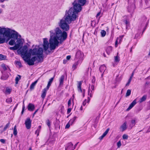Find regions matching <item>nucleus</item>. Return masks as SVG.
I'll list each match as a JSON object with an SVG mask.
<instances>
[{
	"mask_svg": "<svg viewBox=\"0 0 150 150\" xmlns=\"http://www.w3.org/2000/svg\"><path fill=\"white\" fill-rule=\"evenodd\" d=\"M78 12H75L72 8H70L68 10H66L65 15L58 23L59 27L63 31L58 27L53 30L50 31V38L49 40L50 49L51 50H54L56 47H58L59 43L58 40L60 43H62L67 38V34L66 31L69 29L68 24L71 23L73 21H75L77 17Z\"/></svg>",
	"mask_w": 150,
	"mask_h": 150,
	"instance_id": "1",
	"label": "nucleus"
},
{
	"mask_svg": "<svg viewBox=\"0 0 150 150\" xmlns=\"http://www.w3.org/2000/svg\"><path fill=\"white\" fill-rule=\"evenodd\" d=\"M43 49L39 45H36L33 49H30L29 50V54L37 56L38 63H41L43 61Z\"/></svg>",
	"mask_w": 150,
	"mask_h": 150,
	"instance_id": "2",
	"label": "nucleus"
},
{
	"mask_svg": "<svg viewBox=\"0 0 150 150\" xmlns=\"http://www.w3.org/2000/svg\"><path fill=\"white\" fill-rule=\"evenodd\" d=\"M18 54H20L23 60L28 64V48L26 45L20 47L17 51Z\"/></svg>",
	"mask_w": 150,
	"mask_h": 150,
	"instance_id": "3",
	"label": "nucleus"
},
{
	"mask_svg": "<svg viewBox=\"0 0 150 150\" xmlns=\"http://www.w3.org/2000/svg\"><path fill=\"white\" fill-rule=\"evenodd\" d=\"M86 2V0H75L72 4L73 7L71 8H72L75 12L79 13L81 11L82 6H84Z\"/></svg>",
	"mask_w": 150,
	"mask_h": 150,
	"instance_id": "4",
	"label": "nucleus"
},
{
	"mask_svg": "<svg viewBox=\"0 0 150 150\" xmlns=\"http://www.w3.org/2000/svg\"><path fill=\"white\" fill-rule=\"evenodd\" d=\"M142 23L141 24V28L143 27V32H144L146 29V27L149 23V20L147 21V18L144 16L142 18Z\"/></svg>",
	"mask_w": 150,
	"mask_h": 150,
	"instance_id": "5",
	"label": "nucleus"
},
{
	"mask_svg": "<svg viewBox=\"0 0 150 150\" xmlns=\"http://www.w3.org/2000/svg\"><path fill=\"white\" fill-rule=\"evenodd\" d=\"M12 31H14L13 30H11L9 28L6 29L4 28V30L3 33V36L8 38V40Z\"/></svg>",
	"mask_w": 150,
	"mask_h": 150,
	"instance_id": "6",
	"label": "nucleus"
},
{
	"mask_svg": "<svg viewBox=\"0 0 150 150\" xmlns=\"http://www.w3.org/2000/svg\"><path fill=\"white\" fill-rule=\"evenodd\" d=\"M31 54H29V65H33L34 64V62L37 60L38 61V58L36 56L30 58Z\"/></svg>",
	"mask_w": 150,
	"mask_h": 150,
	"instance_id": "7",
	"label": "nucleus"
},
{
	"mask_svg": "<svg viewBox=\"0 0 150 150\" xmlns=\"http://www.w3.org/2000/svg\"><path fill=\"white\" fill-rule=\"evenodd\" d=\"M14 31H12L10 36L8 39V40H9L11 38H13L14 40H16L19 37L18 33L17 32L13 30Z\"/></svg>",
	"mask_w": 150,
	"mask_h": 150,
	"instance_id": "8",
	"label": "nucleus"
},
{
	"mask_svg": "<svg viewBox=\"0 0 150 150\" xmlns=\"http://www.w3.org/2000/svg\"><path fill=\"white\" fill-rule=\"evenodd\" d=\"M21 36L20 35H19V38H18L16 40V43L15 44L16 45H18V47L19 48L20 47L22 46L24 42L23 39H21Z\"/></svg>",
	"mask_w": 150,
	"mask_h": 150,
	"instance_id": "9",
	"label": "nucleus"
},
{
	"mask_svg": "<svg viewBox=\"0 0 150 150\" xmlns=\"http://www.w3.org/2000/svg\"><path fill=\"white\" fill-rule=\"evenodd\" d=\"M49 43L47 41V38L43 39V47L44 50L45 51H47L49 47Z\"/></svg>",
	"mask_w": 150,
	"mask_h": 150,
	"instance_id": "10",
	"label": "nucleus"
},
{
	"mask_svg": "<svg viewBox=\"0 0 150 150\" xmlns=\"http://www.w3.org/2000/svg\"><path fill=\"white\" fill-rule=\"evenodd\" d=\"M83 54L80 50H79L76 53V58L78 59H80L82 57Z\"/></svg>",
	"mask_w": 150,
	"mask_h": 150,
	"instance_id": "11",
	"label": "nucleus"
},
{
	"mask_svg": "<svg viewBox=\"0 0 150 150\" xmlns=\"http://www.w3.org/2000/svg\"><path fill=\"white\" fill-rule=\"evenodd\" d=\"M73 146V144L71 142L68 143L67 146L65 147V150H74Z\"/></svg>",
	"mask_w": 150,
	"mask_h": 150,
	"instance_id": "12",
	"label": "nucleus"
},
{
	"mask_svg": "<svg viewBox=\"0 0 150 150\" xmlns=\"http://www.w3.org/2000/svg\"><path fill=\"white\" fill-rule=\"evenodd\" d=\"M136 103L137 102L136 99H135L130 104L128 108L126 109V111H128L129 110L136 104Z\"/></svg>",
	"mask_w": 150,
	"mask_h": 150,
	"instance_id": "13",
	"label": "nucleus"
},
{
	"mask_svg": "<svg viewBox=\"0 0 150 150\" xmlns=\"http://www.w3.org/2000/svg\"><path fill=\"white\" fill-rule=\"evenodd\" d=\"M127 123L125 122L120 127V129L122 132H123L127 128L126 125Z\"/></svg>",
	"mask_w": 150,
	"mask_h": 150,
	"instance_id": "14",
	"label": "nucleus"
},
{
	"mask_svg": "<svg viewBox=\"0 0 150 150\" xmlns=\"http://www.w3.org/2000/svg\"><path fill=\"white\" fill-rule=\"evenodd\" d=\"M134 5L132 4L131 6H129L127 7V10L128 12L131 13L132 12L134 9Z\"/></svg>",
	"mask_w": 150,
	"mask_h": 150,
	"instance_id": "15",
	"label": "nucleus"
},
{
	"mask_svg": "<svg viewBox=\"0 0 150 150\" xmlns=\"http://www.w3.org/2000/svg\"><path fill=\"white\" fill-rule=\"evenodd\" d=\"M54 76L52 78H51L50 79H49V81L48 82V83L47 84V86L46 87L47 89H49L51 83L53 81L54 78Z\"/></svg>",
	"mask_w": 150,
	"mask_h": 150,
	"instance_id": "16",
	"label": "nucleus"
},
{
	"mask_svg": "<svg viewBox=\"0 0 150 150\" xmlns=\"http://www.w3.org/2000/svg\"><path fill=\"white\" fill-rule=\"evenodd\" d=\"M78 83L77 85V88L78 91L79 92H82V90L81 88V86L82 83V82L81 81H78Z\"/></svg>",
	"mask_w": 150,
	"mask_h": 150,
	"instance_id": "17",
	"label": "nucleus"
},
{
	"mask_svg": "<svg viewBox=\"0 0 150 150\" xmlns=\"http://www.w3.org/2000/svg\"><path fill=\"white\" fill-rule=\"evenodd\" d=\"M48 90V89H47L46 88H45L43 89L42 91V94L41 97L43 98L44 99L46 96V92Z\"/></svg>",
	"mask_w": 150,
	"mask_h": 150,
	"instance_id": "18",
	"label": "nucleus"
},
{
	"mask_svg": "<svg viewBox=\"0 0 150 150\" xmlns=\"http://www.w3.org/2000/svg\"><path fill=\"white\" fill-rule=\"evenodd\" d=\"M106 69V67L105 65L103 64L101 65L99 68V70L101 72H103L105 71Z\"/></svg>",
	"mask_w": 150,
	"mask_h": 150,
	"instance_id": "19",
	"label": "nucleus"
},
{
	"mask_svg": "<svg viewBox=\"0 0 150 150\" xmlns=\"http://www.w3.org/2000/svg\"><path fill=\"white\" fill-rule=\"evenodd\" d=\"M34 105L31 103L29 104V110L32 111L35 109Z\"/></svg>",
	"mask_w": 150,
	"mask_h": 150,
	"instance_id": "20",
	"label": "nucleus"
},
{
	"mask_svg": "<svg viewBox=\"0 0 150 150\" xmlns=\"http://www.w3.org/2000/svg\"><path fill=\"white\" fill-rule=\"evenodd\" d=\"M38 80H36L31 84L30 86V90L32 91L34 89L35 86Z\"/></svg>",
	"mask_w": 150,
	"mask_h": 150,
	"instance_id": "21",
	"label": "nucleus"
},
{
	"mask_svg": "<svg viewBox=\"0 0 150 150\" xmlns=\"http://www.w3.org/2000/svg\"><path fill=\"white\" fill-rule=\"evenodd\" d=\"M64 76V75H62L59 79V85H63Z\"/></svg>",
	"mask_w": 150,
	"mask_h": 150,
	"instance_id": "22",
	"label": "nucleus"
},
{
	"mask_svg": "<svg viewBox=\"0 0 150 150\" xmlns=\"http://www.w3.org/2000/svg\"><path fill=\"white\" fill-rule=\"evenodd\" d=\"M147 98V96L146 95H144L143 97L140 99L139 100V103H141L145 101Z\"/></svg>",
	"mask_w": 150,
	"mask_h": 150,
	"instance_id": "23",
	"label": "nucleus"
},
{
	"mask_svg": "<svg viewBox=\"0 0 150 150\" xmlns=\"http://www.w3.org/2000/svg\"><path fill=\"white\" fill-rule=\"evenodd\" d=\"M112 48L111 46L108 47L106 49V51L107 53L109 54L110 52L112 51Z\"/></svg>",
	"mask_w": 150,
	"mask_h": 150,
	"instance_id": "24",
	"label": "nucleus"
},
{
	"mask_svg": "<svg viewBox=\"0 0 150 150\" xmlns=\"http://www.w3.org/2000/svg\"><path fill=\"white\" fill-rule=\"evenodd\" d=\"M77 118L76 116H74L72 119L70 120L69 121V123H70L71 125H72L75 121L76 120Z\"/></svg>",
	"mask_w": 150,
	"mask_h": 150,
	"instance_id": "25",
	"label": "nucleus"
},
{
	"mask_svg": "<svg viewBox=\"0 0 150 150\" xmlns=\"http://www.w3.org/2000/svg\"><path fill=\"white\" fill-rule=\"evenodd\" d=\"M137 120V119L136 118H134L131 120V125H132V127L133 126H134L135 124L136 123V121Z\"/></svg>",
	"mask_w": 150,
	"mask_h": 150,
	"instance_id": "26",
	"label": "nucleus"
},
{
	"mask_svg": "<svg viewBox=\"0 0 150 150\" xmlns=\"http://www.w3.org/2000/svg\"><path fill=\"white\" fill-rule=\"evenodd\" d=\"M124 37V35H122L121 36H120L119 37L117 38L116 39V40H117L118 42V44L120 43L122 41V40L123 39Z\"/></svg>",
	"mask_w": 150,
	"mask_h": 150,
	"instance_id": "27",
	"label": "nucleus"
},
{
	"mask_svg": "<svg viewBox=\"0 0 150 150\" xmlns=\"http://www.w3.org/2000/svg\"><path fill=\"white\" fill-rule=\"evenodd\" d=\"M18 45H15V46L13 47H10L9 49L11 50H16L19 49Z\"/></svg>",
	"mask_w": 150,
	"mask_h": 150,
	"instance_id": "28",
	"label": "nucleus"
},
{
	"mask_svg": "<svg viewBox=\"0 0 150 150\" xmlns=\"http://www.w3.org/2000/svg\"><path fill=\"white\" fill-rule=\"evenodd\" d=\"M78 65V62H75L74 64H73L72 67V69L73 70H74L76 69Z\"/></svg>",
	"mask_w": 150,
	"mask_h": 150,
	"instance_id": "29",
	"label": "nucleus"
},
{
	"mask_svg": "<svg viewBox=\"0 0 150 150\" xmlns=\"http://www.w3.org/2000/svg\"><path fill=\"white\" fill-rule=\"evenodd\" d=\"M93 93V92H92L91 89L90 88V87L89 88L88 91V95L90 97H92V95Z\"/></svg>",
	"mask_w": 150,
	"mask_h": 150,
	"instance_id": "30",
	"label": "nucleus"
},
{
	"mask_svg": "<svg viewBox=\"0 0 150 150\" xmlns=\"http://www.w3.org/2000/svg\"><path fill=\"white\" fill-rule=\"evenodd\" d=\"M21 78V76L20 75H18V76H16L15 78L16 84H17L18 83V82Z\"/></svg>",
	"mask_w": 150,
	"mask_h": 150,
	"instance_id": "31",
	"label": "nucleus"
},
{
	"mask_svg": "<svg viewBox=\"0 0 150 150\" xmlns=\"http://www.w3.org/2000/svg\"><path fill=\"white\" fill-rule=\"evenodd\" d=\"M8 43L11 45H13L14 44L15 45V40L11 39L9 41Z\"/></svg>",
	"mask_w": 150,
	"mask_h": 150,
	"instance_id": "32",
	"label": "nucleus"
},
{
	"mask_svg": "<svg viewBox=\"0 0 150 150\" xmlns=\"http://www.w3.org/2000/svg\"><path fill=\"white\" fill-rule=\"evenodd\" d=\"M8 77V75H5L4 74H3L1 77V79L3 80H6L7 79Z\"/></svg>",
	"mask_w": 150,
	"mask_h": 150,
	"instance_id": "33",
	"label": "nucleus"
},
{
	"mask_svg": "<svg viewBox=\"0 0 150 150\" xmlns=\"http://www.w3.org/2000/svg\"><path fill=\"white\" fill-rule=\"evenodd\" d=\"M15 63L17 66H18V67L20 68L22 67L20 61H16Z\"/></svg>",
	"mask_w": 150,
	"mask_h": 150,
	"instance_id": "34",
	"label": "nucleus"
},
{
	"mask_svg": "<svg viewBox=\"0 0 150 150\" xmlns=\"http://www.w3.org/2000/svg\"><path fill=\"white\" fill-rule=\"evenodd\" d=\"M5 41V39L4 38H2L1 36H0V44L4 43Z\"/></svg>",
	"mask_w": 150,
	"mask_h": 150,
	"instance_id": "35",
	"label": "nucleus"
},
{
	"mask_svg": "<svg viewBox=\"0 0 150 150\" xmlns=\"http://www.w3.org/2000/svg\"><path fill=\"white\" fill-rule=\"evenodd\" d=\"M101 36L102 37H104L106 35V31L103 30H101Z\"/></svg>",
	"mask_w": 150,
	"mask_h": 150,
	"instance_id": "36",
	"label": "nucleus"
},
{
	"mask_svg": "<svg viewBox=\"0 0 150 150\" xmlns=\"http://www.w3.org/2000/svg\"><path fill=\"white\" fill-rule=\"evenodd\" d=\"M6 56L2 54H0V60H3L6 59Z\"/></svg>",
	"mask_w": 150,
	"mask_h": 150,
	"instance_id": "37",
	"label": "nucleus"
},
{
	"mask_svg": "<svg viewBox=\"0 0 150 150\" xmlns=\"http://www.w3.org/2000/svg\"><path fill=\"white\" fill-rule=\"evenodd\" d=\"M17 132L16 129V126L15 125L14 128L13 134L14 135L16 136L17 135Z\"/></svg>",
	"mask_w": 150,
	"mask_h": 150,
	"instance_id": "38",
	"label": "nucleus"
},
{
	"mask_svg": "<svg viewBox=\"0 0 150 150\" xmlns=\"http://www.w3.org/2000/svg\"><path fill=\"white\" fill-rule=\"evenodd\" d=\"M10 125V122H8L5 126L4 127V128L3 131L2 132H4L5 131L6 129L9 127Z\"/></svg>",
	"mask_w": 150,
	"mask_h": 150,
	"instance_id": "39",
	"label": "nucleus"
},
{
	"mask_svg": "<svg viewBox=\"0 0 150 150\" xmlns=\"http://www.w3.org/2000/svg\"><path fill=\"white\" fill-rule=\"evenodd\" d=\"M131 91L130 90L128 89L127 91L126 95V96L127 97L129 96L131 94Z\"/></svg>",
	"mask_w": 150,
	"mask_h": 150,
	"instance_id": "40",
	"label": "nucleus"
},
{
	"mask_svg": "<svg viewBox=\"0 0 150 150\" xmlns=\"http://www.w3.org/2000/svg\"><path fill=\"white\" fill-rule=\"evenodd\" d=\"M25 124V125L26 128L27 129H28V118L26 119Z\"/></svg>",
	"mask_w": 150,
	"mask_h": 150,
	"instance_id": "41",
	"label": "nucleus"
},
{
	"mask_svg": "<svg viewBox=\"0 0 150 150\" xmlns=\"http://www.w3.org/2000/svg\"><path fill=\"white\" fill-rule=\"evenodd\" d=\"M6 101L7 103H11L12 101V100L11 99V98H8V99H6Z\"/></svg>",
	"mask_w": 150,
	"mask_h": 150,
	"instance_id": "42",
	"label": "nucleus"
},
{
	"mask_svg": "<svg viewBox=\"0 0 150 150\" xmlns=\"http://www.w3.org/2000/svg\"><path fill=\"white\" fill-rule=\"evenodd\" d=\"M11 91V89L7 88L6 89V92L8 94H10Z\"/></svg>",
	"mask_w": 150,
	"mask_h": 150,
	"instance_id": "43",
	"label": "nucleus"
},
{
	"mask_svg": "<svg viewBox=\"0 0 150 150\" xmlns=\"http://www.w3.org/2000/svg\"><path fill=\"white\" fill-rule=\"evenodd\" d=\"M115 60L116 62H118L120 61L119 57L117 56L115 57Z\"/></svg>",
	"mask_w": 150,
	"mask_h": 150,
	"instance_id": "44",
	"label": "nucleus"
},
{
	"mask_svg": "<svg viewBox=\"0 0 150 150\" xmlns=\"http://www.w3.org/2000/svg\"><path fill=\"white\" fill-rule=\"evenodd\" d=\"M1 67L3 68V69L5 71L7 69V68L6 67L5 65L4 64H2Z\"/></svg>",
	"mask_w": 150,
	"mask_h": 150,
	"instance_id": "45",
	"label": "nucleus"
},
{
	"mask_svg": "<svg viewBox=\"0 0 150 150\" xmlns=\"http://www.w3.org/2000/svg\"><path fill=\"white\" fill-rule=\"evenodd\" d=\"M128 138V136L125 134H124L122 136V138L124 139H127Z\"/></svg>",
	"mask_w": 150,
	"mask_h": 150,
	"instance_id": "46",
	"label": "nucleus"
},
{
	"mask_svg": "<svg viewBox=\"0 0 150 150\" xmlns=\"http://www.w3.org/2000/svg\"><path fill=\"white\" fill-rule=\"evenodd\" d=\"M4 28H1L0 29V34H3L4 33Z\"/></svg>",
	"mask_w": 150,
	"mask_h": 150,
	"instance_id": "47",
	"label": "nucleus"
},
{
	"mask_svg": "<svg viewBox=\"0 0 150 150\" xmlns=\"http://www.w3.org/2000/svg\"><path fill=\"white\" fill-rule=\"evenodd\" d=\"M31 121L30 118H29V129H30L31 126Z\"/></svg>",
	"mask_w": 150,
	"mask_h": 150,
	"instance_id": "48",
	"label": "nucleus"
},
{
	"mask_svg": "<svg viewBox=\"0 0 150 150\" xmlns=\"http://www.w3.org/2000/svg\"><path fill=\"white\" fill-rule=\"evenodd\" d=\"M70 123H69V122L65 126V129H67L70 126Z\"/></svg>",
	"mask_w": 150,
	"mask_h": 150,
	"instance_id": "49",
	"label": "nucleus"
},
{
	"mask_svg": "<svg viewBox=\"0 0 150 150\" xmlns=\"http://www.w3.org/2000/svg\"><path fill=\"white\" fill-rule=\"evenodd\" d=\"M95 81H96V79H95V77L94 76H93V79H92V80H91L92 83L93 84H94L95 83Z\"/></svg>",
	"mask_w": 150,
	"mask_h": 150,
	"instance_id": "50",
	"label": "nucleus"
},
{
	"mask_svg": "<svg viewBox=\"0 0 150 150\" xmlns=\"http://www.w3.org/2000/svg\"><path fill=\"white\" fill-rule=\"evenodd\" d=\"M71 99H70L68 101V107H69L71 105Z\"/></svg>",
	"mask_w": 150,
	"mask_h": 150,
	"instance_id": "51",
	"label": "nucleus"
},
{
	"mask_svg": "<svg viewBox=\"0 0 150 150\" xmlns=\"http://www.w3.org/2000/svg\"><path fill=\"white\" fill-rule=\"evenodd\" d=\"M90 88L91 89V90L92 91L94 90V85L93 84H92L91 85V88L90 87Z\"/></svg>",
	"mask_w": 150,
	"mask_h": 150,
	"instance_id": "52",
	"label": "nucleus"
},
{
	"mask_svg": "<svg viewBox=\"0 0 150 150\" xmlns=\"http://www.w3.org/2000/svg\"><path fill=\"white\" fill-rule=\"evenodd\" d=\"M117 145L118 147L119 148L121 145V144L120 141H119L117 142Z\"/></svg>",
	"mask_w": 150,
	"mask_h": 150,
	"instance_id": "53",
	"label": "nucleus"
},
{
	"mask_svg": "<svg viewBox=\"0 0 150 150\" xmlns=\"http://www.w3.org/2000/svg\"><path fill=\"white\" fill-rule=\"evenodd\" d=\"M41 128V126L40 125L39 126L37 130H36V131L35 133H36L38 131V133L39 132ZM39 135V134L38 133L37 135Z\"/></svg>",
	"mask_w": 150,
	"mask_h": 150,
	"instance_id": "54",
	"label": "nucleus"
},
{
	"mask_svg": "<svg viewBox=\"0 0 150 150\" xmlns=\"http://www.w3.org/2000/svg\"><path fill=\"white\" fill-rule=\"evenodd\" d=\"M46 124L48 126V127H50V122L49 120H47L46 122Z\"/></svg>",
	"mask_w": 150,
	"mask_h": 150,
	"instance_id": "55",
	"label": "nucleus"
},
{
	"mask_svg": "<svg viewBox=\"0 0 150 150\" xmlns=\"http://www.w3.org/2000/svg\"><path fill=\"white\" fill-rule=\"evenodd\" d=\"M71 108H69L67 110V114H69L71 112Z\"/></svg>",
	"mask_w": 150,
	"mask_h": 150,
	"instance_id": "56",
	"label": "nucleus"
},
{
	"mask_svg": "<svg viewBox=\"0 0 150 150\" xmlns=\"http://www.w3.org/2000/svg\"><path fill=\"white\" fill-rule=\"evenodd\" d=\"M118 43V42L117 40H116L115 42V46L116 47H117V44Z\"/></svg>",
	"mask_w": 150,
	"mask_h": 150,
	"instance_id": "57",
	"label": "nucleus"
},
{
	"mask_svg": "<svg viewBox=\"0 0 150 150\" xmlns=\"http://www.w3.org/2000/svg\"><path fill=\"white\" fill-rule=\"evenodd\" d=\"M131 81L130 80H128V82L126 84V86H128L129 85Z\"/></svg>",
	"mask_w": 150,
	"mask_h": 150,
	"instance_id": "58",
	"label": "nucleus"
},
{
	"mask_svg": "<svg viewBox=\"0 0 150 150\" xmlns=\"http://www.w3.org/2000/svg\"><path fill=\"white\" fill-rule=\"evenodd\" d=\"M0 141L3 143H4L5 141L4 139H0Z\"/></svg>",
	"mask_w": 150,
	"mask_h": 150,
	"instance_id": "59",
	"label": "nucleus"
},
{
	"mask_svg": "<svg viewBox=\"0 0 150 150\" xmlns=\"http://www.w3.org/2000/svg\"><path fill=\"white\" fill-rule=\"evenodd\" d=\"M71 58V56L70 55H68L66 57V59L67 60H69Z\"/></svg>",
	"mask_w": 150,
	"mask_h": 150,
	"instance_id": "60",
	"label": "nucleus"
},
{
	"mask_svg": "<svg viewBox=\"0 0 150 150\" xmlns=\"http://www.w3.org/2000/svg\"><path fill=\"white\" fill-rule=\"evenodd\" d=\"M38 109H37V110H36L35 111V112H34V113H33V117L34 116V115L36 113L38 112Z\"/></svg>",
	"mask_w": 150,
	"mask_h": 150,
	"instance_id": "61",
	"label": "nucleus"
},
{
	"mask_svg": "<svg viewBox=\"0 0 150 150\" xmlns=\"http://www.w3.org/2000/svg\"><path fill=\"white\" fill-rule=\"evenodd\" d=\"M105 136L103 135V134L102 135V136L100 137L99 138V139L100 140L102 139Z\"/></svg>",
	"mask_w": 150,
	"mask_h": 150,
	"instance_id": "62",
	"label": "nucleus"
},
{
	"mask_svg": "<svg viewBox=\"0 0 150 150\" xmlns=\"http://www.w3.org/2000/svg\"><path fill=\"white\" fill-rule=\"evenodd\" d=\"M86 100H84V101L83 102V106H85L86 105Z\"/></svg>",
	"mask_w": 150,
	"mask_h": 150,
	"instance_id": "63",
	"label": "nucleus"
},
{
	"mask_svg": "<svg viewBox=\"0 0 150 150\" xmlns=\"http://www.w3.org/2000/svg\"><path fill=\"white\" fill-rule=\"evenodd\" d=\"M109 128H107V129L106 130V131L104 132L105 133H106V134H107L108 133L109 130Z\"/></svg>",
	"mask_w": 150,
	"mask_h": 150,
	"instance_id": "64",
	"label": "nucleus"
}]
</instances>
